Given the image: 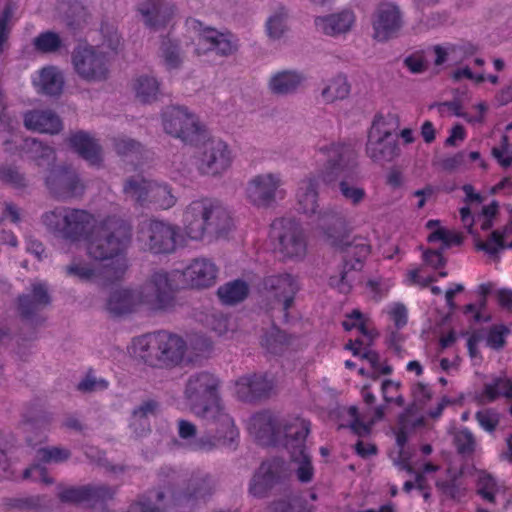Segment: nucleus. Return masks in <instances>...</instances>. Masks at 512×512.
Returning <instances> with one entry per match:
<instances>
[{"label":"nucleus","mask_w":512,"mask_h":512,"mask_svg":"<svg viewBox=\"0 0 512 512\" xmlns=\"http://www.w3.org/2000/svg\"><path fill=\"white\" fill-rule=\"evenodd\" d=\"M484 64V59L479 57L474 58L471 64H460L453 70L452 78L455 81L468 80L476 85L484 81L497 85L499 83V77L497 75H486L483 69Z\"/></svg>","instance_id":"29"},{"label":"nucleus","mask_w":512,"mask_h":512,"mask_svg":"<svg viewBox=\"0 0 512 512\" xmlns=\"http://www.w3.org/2000/svg\"><path fill=\"white\" fill-rule=\"evenodd\" d=\"M395 143L383 117H377L368 135L367 153L374 160L389 159L394 155Z\"/></svg>","instance_id":"20"},{"label":"nucleus","mask_w":512,"mask_h":512,"mask_svg":"<svg viewBox=\"0 0 512 512\" xmlns=\"http://www.w3.org/2000/svg\"><path fill=\"white\" fill-rule=\"evenodd\" d=\"M49 303V296L45 286L41 283L34 284L31 296H23L19 299V306L24 314H28Z\"/></svg>","instance_id":"38"},{"label":"nucleus","mask_w":512,"mask_h":512,"mask_svg":"<svg viewBox=\"0 0 512 512\" xmlns=\"http://www.w3.org/2000/svg\"><path fill=\"white\" fill-rule=\"evenodd\" d=\"M147 25L160 27L170 21L173 15L172 7L165 0H147L139 8Z\"/></svg>","instance_id":"31"},{"label":"nucleus","mask_w":512,"mask_h":512,"mask_svg":"<svg viewBox=\"0 0 512 512\" xmlns=\"http://www.w3.org/2000/svg\"><path fill=\"white\" fill-rule=\"evenodd\" d=\"M279 251L288 258L301 259L307 253V241L302 228L287 222L279 236Z\"/></svg>","instance_id":"24"},{"label":"nucleus","mask_w":512,"mask_h":512,"mask_svg":"<svg viewBox=\"0 0 512 512\" xmlns=\"http://www.w3.org/2000/svg\"><path fill=\"white\" fill-rule=\"evenodd\" d=\"M343 327L346 331L356 329L361 334L359 338L349 340L345 348L350 350L354 356H359L369 364V373L372 375L373 381H375L379 374L390 372L388 367H382L379 364L377 353L369 348L376 333L369 319L363 313L357 309L352 310L346 315L343 321Z\"/></svg>","instance_id":"9"},{"label":"nucleus","mask_w":512,"mask_h":512,"mask_svg":"<svg viewBox=\"0 0 512 512\" xmlns=\"http://www.w3.org/2000/svg\"><path fill=\"white\" fill-rule=\"evenodd\" d=\"M108 383L102 378L87 375L78 385L79 390L84 392L97 391L107 388Z\"/></svg>","instance_id":"61"},{"label":"nucleus","mask_w":512,"mask_h":512,"mask_svg":"<svg viewBox=\"0 0 512 512\" xmlns=\"http://www.w3.org/2000/svg\"><path fill=\"white\" fill-rule=\"evenodd\" d=\"M162 57L166 68L169 70L177 68L182 61L178 46L172 42L163 43Z\"/></svg>","instance_id":"53"},{"label":"nucleus","mask_w":512,"mask_h":512,"mask_svg":"<svg viewBox=\"0 0 512 512\" xmlns=\"http://www.w3.org/2000/svg\"><path fill=\"white\" fill-rule=\"evenodd\" d=\"M69 457V452L59 447H41L36 452L39 463L27 468L24 476L46 484L52 482L42 464L59 463Z\"/></svg>","instance_id":"25"},{"label":"nucleus","mask_w":512,"mask_h":512,"mask_svg":"<svg viewBox=\"0 0 512 512\" xmlns=\"http://www.w3.org/2000/svg\"><path fill=\"white\" fill-rule=\"evenodd\" d=\"M399 383L392 380H385L381 385L382 395L386 402L403 404V398L399 392Z\"/></svg>","instance_id":"56"},{"label":"nucleus","mask_w":512,"mask_h":512,"mask_svg":"<svg viewBox=\"0 0 512 512\" xmlns=\"http://www.w3.org/2000/svg\"><path fill=\"white\" fill-rule=\"evenodd\" d=\"M138 240L143 249L153 253H171L177 247L185 245V237L181 234L180 228L156 220L142 225Z\"/></svg>","instance_id":"12"},{"label":"nucleus","mask_w":512,"mask_h":512,"mask_svg":"<svg viewBox=\"0 0 512 512\" xmlns=\"http://www.w3.org/2000/svg\"><path fill=\"white\" fill-rule=\"evenodd\" d=\"M58 494L61 500L66 502H82L91 498H102L105 496L103 488L94 487L63 488Z\"/></svg>","instance_id":"40"},{"label":"nucleus","mask_w":512,"mask_h":512,"mask_svg":"<svg viewBox=\"0 0 512 512\" xmlns=\"http://www.w3.org/2000/svg\"><path fill=\"white\" fill-rule=\"evenodd\" d=\"M317 161L325 162L318 176L323 182L330 184L340 179L341 194L353 204H359L365 198L363 188L347 181L354 176L357 167L356 154L349 146L340 143L324 145L317 152Z\"/></svg>","instance_id":"5"},{"label":"nucleus","mask_w":512,"mask_h":512,"mask_svg":"<svg viewBox=\"0 0 512 512\" xmlns=\"http://www.w3.org/2000/svg\"><path fill=\"white\" fill-rule=\"evenodd\" d=\"M171 278L173 296L175 297L176 281L182 278L184 286L193 289H205L216 283L218 269L216 265L207 258H196L191 260L182 270L165 272Z\"/></svg>","instance_id":"15"},{"label":"nucleus","mask_w":512,"mask_h":512,"mask_svg":"<svg viewBox=\"0 0 512 512\" xmlns=\"http://www.w3.org/2000/svg\"><path fill=\"white\" fill-rule=\"evenodd\" d=\"M441 117H461L463 116V107L458 100L438 103L434 106Z\"/></svg>","instance_id":"59"},{"label":"nucleus","mask_w":512,"mask_h":512,"mask_svg":"<svg viewBox=\"0 0 512 512\" xmlns=\"http://www.w3.org/2000/svg\"><path fill=\"white\" fill-rule=\"evenodd\" d=\"M124 192L137 202L154 203L162 209H168L176 203L175 196L166 185L146 181L141 176L128 180L124 186Z\"/></svg>","instance_id":"16"},{"label":"nucleus","mask_w":512,"mask_h":512,"mask_svg":"<svg viewBox=\"0 0 512 512\" xmlns=\"http://www.w3.org/2000/svg\"><path fill=\"white\" fill-rule=\"evenodd\" d=\"M493 158L504 169L512 166V145L507 135H503L499 146L491 150Z\"/></svg>","instance_id":"46"},{"label":"nucleus","mask_w":512,"mask_h":512,"mask_svg":"<svg viewBox=\"0 0 512 512\" xmlns=\"http://www.w3.org/2000/svg\"><path fill=\"white\" fill-rule=\"evenodd\" d=\"M155 408L156 405L154 402H147L140 406L139 408H137L133 412V420L131 425L134 426L136 425V423H139L142 427H145L147 425L145 418L147 417L148 414H152Z\"/></svg>","instance_id":"62"},{"label":"nucleus","mask_w":512,"mask_h":512,"mask_svg":"<svg viewBox=\"0 0 512 512\" xmlns=\"http://www.w3.org/2000/svg\"><path fill=\"white\" fill-rule=\"evenodd\" d=\"M454 442L458 451L462 454L473 452L476 445L473 435L466 429L455 433Z\"/></svg>","instance_id":"54"},{"label":"nucleus","mask_w":512,"mask_h":512,"mask_svg":"<svg viewBox=\"0 0 512 512\" xmlns=\"http://www.w3.org/2000/svg\"><path fill=\"white\" fill-rule=\"evenodd\" d=\"M426 228L429 231L427 236L428 242L437 244L441 248L458 245L461 242V237L457 232L445 228L438 220H429L426 223Z\"/></svg>","instance_id":"33"},{"label":"nucleus","mask_w":512,"mask_h":512,"mask_svg":"<svg viewBox=\"0 0 512 512\" xmlns=\"http://www.w3.org/2000/svg\"><path fill=\"white\" fill-rule=\"evenodd\" d=\"M469 208H461L460 216L464 227L473 235L475 246L490 258L497 259L498 254L505 248H512V223L502 231H493L487 240H483L473 228V219Z\"/></svg>","instance_id":"17"},{"label":"nucleus","mask_w":512,"mask_h":512,"mask_svg":"<svg viewBox=\"0 0 512 512\" xmlns=\"http://www.w3.org/2000/svg\"><path fill=\"white\" fill-rule=\"evenodd\" d=\"M64 79L56 67H45L33 77V85L39 93L58 95L63 89Z\"/></svg>","instance_id":"30"},{"label":"nucleus","mask_w":512,"mask_h":512,"mask_svg":"<svg viewBox=\"0 0 512 512\" xmlns=\"http://www.w3.org/2000/svg\"><path fill=\"white\" fill-rule=\"evenodd\" d=\"M355 22L356 16L350 9H343L328 15L318 16L314 20L317 31L330 37L346 35L352 30Z\"/></svg>","instance_id":"22"},{"label":"nucleus","mask_w":512,"mask_h":512,"mask_svg":"<svg viewBox=\"0 0 512 512\" xmlns=\"http://www.w3.org/2000/svg\"><path fill=\"white\" fill-rule=\"evenodd\" d=\"M198 145H200L198 169L203 175L220 177L230 169L233 163V154L225 141L207 137L205 131V137Z\"/></svg>","instance_id":"13"},{"label":"nucleus","mask_w":512,"mask_h":512,"mask_svg":"<svg viewBox=\"0 0 512 512\" xmlns=\"http://www.w3.org/2000/svg\"><path fill=\"white\" fill-rule=\"evenodd\" d=\"M467 137V131L461 124H455L449 131L445 144L447 146H457L462 143Z\"/></svg>","instance_id":"63"},{"label":"nucleus","mask_w":512,"mask_h":512,"mask_svg":"<svg viewBox=\"0 0 512 512\" xmlns=\"http://www.w3.org/2000/svg\"><path fill=\"white\" fill-rule=\"evenodd\" d=\"M186 27L197 54L216 49L222 55H229L237 49V41L231 34L219 33L215 29L204 27L196 19L187 20Z\"/></svg>","instance_id":"14"},{"label":"nucleus","mask_w":512,"mask_h":512,"mask_svg":"<svg viewBox=\"0 0 512 512\" xmlns=\"http://www.w3.org/2000/svg\"><path fill=\"white\" fill-rule=\"evenodd\" d=\"M438 467L432 464H425L423 470L420 473H417L415 482L406 481L404 483V489L406 491H410L412 488L417 487L419 489H424L428 485L426 482V478L430 477L433 473L437 471Z\"/></svg>","instance_id":"57"},{"label":"nucleus","mask_w":512,"mask_h":512,"mask_svg":"<svg viewBox=\"0 0 512 512\" xmlns=\"http://www.w3.org/2000/svg\"><path fill=\"white\" fill-rule=\"evenodd\" d=\"M499 396L512 399V383L505 378H498L493 383H487L480 396L482 402H491Z\"/></svg>","instance_id":"43"},{"label":"nucleus","mask_w":512,"mask_h":512,"mask_svg":"<svg viewBox=\"0 0 512 512\" xmlns=\"http://www.w3.org/2000/svg\"><path fill=\"white\" fill-rule=\"evenodd\" d=\"M384 312L397 328H402L407 324L408 312L404 304L398 302L390 303L385 307Z\"/></svg>","instance_id":"50"},{"label":"nucleus","mask_w":512,"mask_h":512,"mask_svg":"<svg viewBox=\"0 0 512 512\" xmlns=\"http://www.w3.org/2000/svg\"><path fill=\"white\" fill-rule=\"evenodd\" d=\"M477 51L476 46L472 44H464L462 46H450V47H441L435 46L429 52L434 55V62L436 65H441L445 63L448 59H455L463 61H468L470 57H472Z\"/></svg>","instance_id":"34"},{"label":"nucleus","mask_w":512,"mask_h":512,"mask_svg":"<svg viewBox=\"0 0 512 512\" xmlns=\"http://www.w3.org/2000/svg\"><path fill=\"white\" fill-rule=\"evenodd\" d=\"M175 302L171 278L160 271L141 285L113 291L106 308L113 315L123 316L139 311H167Z\"/></svg>","instance_id":"4"},{"label":"nucleus","mask_w":512,"mask_h":512,"mask_svg":"<svg viewBox=\"0 0 512 512\" xmlns=\"http://www.w3.org/2000/svg\"><path fill=\"white\" fill-rule=\"evenodd\" d=\"M247 428L262 445H283L291 454V465L297 478L301 482L312 480L314 469L304 446L309 425L304 419L279 418L270 412H261L249 419Z\"/></svg>","instance_id":"2"},{"label":"nucleus","mask_w":512,"mask_h":512,"mask_svg":"<svg viewBox=\"0 0 512 512\" xmlns=\"http://www.w3.org/2000/svg\"><path fill=\"white\" fill-rule=\"evenodd\" d=\"M44 224L71 242L75 250L85 249L94 260H112L103 267L105 278L120 277L127 268V262L119 254L127 247L130 234L128 227L120 220L111 218L97 222L83 210L59 209L46 213Z\"/></svg>","instance_id":"1"},{"label":"nucleus","mask_w":512,"mask_h":512,"mask_svg":"<svg viewBox=\"0 0 512 512\" xmlns=\"http://www.w3.org/2000/svg\"><path fill=\"white\" fill-rule=\"evenodd\" d=\"M266 286L269 288L274 299L273 309H281L286 318V311L292 306L294 297L299 289L297 280L290 274L271 276L266 280Z\"/></svg>","instance_id":"21"},{"label":"nucleus","mask_w":512,"mask_h":512,"mask_svg":"<svg viewBox=\"0 0 512 512\" xmlns=\"http://www.w3.org/2000/svg\"><path fill=\"white\" fill-rule=\"evenodd\" d=\"M178 433L180 438L186 442V445L193 450L208 449L213 445L203 439H197L196 427L188 421L180 420L178 422Z\"/></svg>","instance_id":"44"},{"label":"nucleus","mask_w":512,"mask_h":512,"mask_svg":"<svg viewBox=\"0 0 512 512\" xmlns=\"http://www.w3.org/2000/svg\"><path fill=\"white\" fill-rule=\"evenodd\" d=\"M284 180L280 172L265 171L253 175L244 187L245 200L254 207L268 208L285 195Z\"/></svg>","instance_id":"11"},{"label":"nucleus","mask_w":512,"mask_h":512,"mask_svg":"<svg viewBox=\"0 0 512 512\" xmlns=\"http://www.w3.org/2000/svg\"><path fill=\"white\" fill-rule=\"evenodd\" d=\"M72 62L77 74L86 80H100L107 74L106 61L92 47H79L75 50Z\"/></svg>","instance_id":"19"},{"label":"nucleus","mask_w":512,"mask_h":512,"mask_svg":"<svg viewBox=\"0 0 512 512\" xmlns=\"http://www.w3.org/2000/svg\"><path fill=\"white\" fill-rule=\"evenodd\" d=\"M470 209V215L473 219V228L477 231L478 235L481 237L478 226L481 230L486 231L489 230L492 226V221L494 216L497 213L498 205L496 203H491L488 206H485L482 208L481 213H478V209H475L472 211L471 207H468Z\"/></svg>","instance_id":"45"},{"label":"nucleus","mask_w":512,"mask_h":512,"mask_svg":"<svg viewBox=\"0 0 512 512\" xmlns=\"http://www.w3.org/2000/svg\"><path fill=\"white\" fill-rule=\"evenodd\" d=\"M350 93V84L347 77L339 74L329 79L322 90L321 96L326 103L343 100Z\"/></svg>","instance_id":"37"},{"label":"nucleus","mask_w":512,"mask_h":512,"mask_svg":"<svg viewBox=\"0 0 512 512\" xmlns=\"http://www.w3.org/2000/svg\"><path fill=\"white\" fill-rule=\"evenodd\" d=\"M181 234L185 245L189 240H201L206 232L224 234L233 226L229 211L211 199L192 201L184 210Z\"/></svg>","instance_id":"7"},{"label":"nucleus","mask_w":512,"mask_h":512,"mask_svg":"<svg viewBox=\"0 0 512 512\" xmlns=\"http://www.w3.org/2000/svg\"><path fill=\"white\" fill-rule=\"evenodd\" d=\"M409 417L412 415L402 417L400 420V428L396 433V443L398 447V458H394V461L397 465H399L402 469H406L408 472H411L414 467L410 463V456L407 451H405V444L407 441L406 430L409 426Z\"/></svg>","instance_id":"39"},{"label":"nucleus","mask_w":512,"mask_h":512,"mask_svg":"<svg viewBox=\"0 0 512 512\" xmlns=\"http://www.w3.org/2000/svg\"><path fill=\"white\" fill-rule=\"evenodd\" d=\"M489 111V105L484 100L475 102L469 111H463L462 118L469 124H483Z\"/></svg>","instance_id":"48"},{"label":"nucleus","mask_w":512,"mask_h":512,"mask_svg":"<svg viewBox=\"0 0 512 512\" xmlns=\"http://www.w3.org/2000/svg\"><path fill=\"white\" fill-rule=\"evenodd\" d=\"M508 328L503 324L493 325L486 336V344L490 348L499 349L505 344V337L508 334Z\"/></svg>","instance_id":"51"},{"label":"nucleus","mask_w":512,"mask_h":512,"mask_svg":"<svg viewBox=\"0 0 512 512\" xmlns=\"http://www.w3.org/2000/svg\"><path fill=\"white\" fill-rule=\"evenodd\" d=\"M70 146L91 164L100 160V148L97 142L84 132H77L69 139Z\"/></svg>","instance_id":"32"},{"label":"nucleus","mask_w":512,"mask_h":512,"mask_svg":"<svg viewBox=\"0 0 512 512\" xmlns=\"http://www.w3.org/2000/svg\"><path fill=\"white\" fill-rule=\"evenodd\" d=\"M248 294V287L242 281H233L218 289V296L225 304H235L242 301Z\"/></svg>","instance_id":"42"},{"label":"nucleus","mask_w":512,"mask_h":512,"mask_svg":"<svg viewBox=\"0 0 512 512\" xmlns=\"http://www.w3.org/2000/svg\"><path fill=\"white\" fill-rule=\"evenodd\" d=\"M437 281L436 278L432 276H426L423 274L422 269L414 268L409 270L406 273L404 282L407 285H416L421 288L427 287L431 282Z\"/></svg>","instance_id":"58"},{"label":"nucleus","mask_w":512,"mask_h":512,"mask_svg":"<svg viewBox=\"0 0 512 512\" xmlns=\"http://www.w3.org/2000/svg\"><path fill=\"white\" fill-rule=\"evenodd\" d=\"M165 133L181 141L197 145L205 137V127L198 116L185 106H168L161 114Z\"/></svg>","instance_id":"10"},{"label":"nucleus","mask_w":512,"mask_h":512,"mask_svg":"<svg viewBox=\"0 0 512 512\" xmlns=\"http://www.w3.org/2000/svg\"><path fill=\"white\" fill-rule=\"evenodd\" d=\"M273 389V382L265 376L248 375L239 378L233 386L234 395L241 400H252L268 394Z\"/></svg>","instance_id":"26"},{"label":"nucleus","mask_w":512,"mask_h":512,"mask_svg":"<svg viewBox=\"0 0 512 512\" xmlns=\"http://www.w3.org/2000/svg\"><path fill=\"white\" fill-rule=\"evenodd\" d=\"M184 340L174 334L158 332L135 338L130 353L150 365L177 364L184 356Z\"/></svg>","instance_id":"8"},{"label":"nucleus","mask_w":512,"mask_h":512,"mask_svg":"<svg viewBox=\"0 0 512 512\" xmlns=\"http://www.w3.org/2000/svg\"><path fill=\"white\" fill-rule=\"evenodd\" d=\"M279 467L280 464L275 461L263 463L251 480V494H253L254 496L263 495V493L272 484L276 475H278Z\"/></svg>","instance_id":"35"},{"label":"nucleus","mask_w":512,"mask_h":512,"mask_svg":"<svg viewBox=\"0 0 512 512\" xmlns=\"http://www.w3.org/2000/svg\"><path fill=\"white\" fill-rule=\"evenodd\" d=\"M427 59L422 52H417L405 59V65L412 73H422L427 69Z\"/></svg>","instance_id":"60"},{"label":"nucleus","mask_w":512,"mask_h":512,"mask_svg":"<svg viewBox=\"0 0 512 512\" xmlns=\"http://www.w3.org/2000/svg\"><path fill=\"white\" fill-rule=\"evenodd\" d=\"M413 409L420 413L412 426L420 425L427 416L437 417L441 414L444 404L439 398H433L432 390L423 383H417L412 388Z\"/></svg>","instance_id":"23"},{"label":"nucleus","mask_w":512,"mask_h":512,"mask_svg":"<svg viewBox=\"0 0 512 512\" xmlns=\"http://www.w3.org/2000/svg\"><path fill=\"white\" fill-rule=\"evenodd\" d=\"M402 26V14L396 5L392 3L379 5L372 19L374 39L384 42L396 37Z\"/></svg>","instance_id":"18"},{"label":"nucleus","mask_w":512,"mask_h":512,"mask_svg":"<svg viewBox=\"0 0 512 512\" xmlns=\"http://www.w3.org/2000/svg\"><path fill=\"white\" fill-rule=\"evenodd\" d=\"M367 286L372 297L379 300L389 291L392 283L389 281H369Z\"/></svg>","instance_id":"64"},{"label":"nucleus","mask_w":512,"mask_h":512,"mask_svg":"<svg viewBox=\"0 0 512 512\" xmlns=\"http://www.w3.org/2000/svg\"><path fill=\"white\" fill-rule=\"evenodd\" d=\"M218 381L214 375L200 372L188 379L184 397L185 408L214 426L217 441L230 447L238 438V431L232 418L224 412L216 395Z\"/></svg>","instance_id":"3"},{"label":"nucleus","mask_w":512,"mask_h":512,"mask_svg":"<svg viewBox=\"0 0 512 512\" xmlns=\"http://www.w3.org/2000/svg\"><path fill=\"white\" fill-rule=\"evenodd\" d=\"M343 413L347 417V426H350L351 429L357 434H364L369 431V424L365 423L358 413V410L355 406H351L347 409L343 410ZM345 424H342L344 426Z\"/></svg>","instance_id":"52"},{"label":"nucleus","mask_w":512,"mask_h":512,"mask_svg":"<svg viewBox=\"0 0 512 512\" xmlns=\"http://www.w3.org/2000/svg\"><path fill=\"white\" fill-rule=\"evenodd\" d=\"M27 129L40 133H58L62 129L60 118L51 110H33L25 114Z\"/></svg>","instance_id":"28"},{"label":"nucleus","mask_w":512,"mask_h":512,"mask_svg":"<svg viewBox=\"0 0 512 512\" xmlns=\"http://www.w3.org/2000/svg\"><path fill=\"white\" fill-rule=\"evenodd\" d=\"M131 85L136 98L143 103L156 100L160 93L158 80L149 74L137 76Z\"/></svg>","instance_id":"36"},{"label":"nucleus","mask_w":512,"mask_h":512,"mask_svg":"<svg viewBox=\"0 0 512 512\" xmlns=\"http://www.w3.org/2000/svg\"><path fill=\"white\" fill-rule=\"evenodd\" d=\"M62 40L57 33L47 31L34 40L36 49L42 52H54L61 46Z\"/></svg>","instance_id":"49"},{"label":"nucleus","mask_w":512,"mask_h":512,"mask_svg":"<svg viewBox=\"0 0 512 512\" xmlns=\"http://www.w3.org/2000/svg\"><path fill=\"white\" fill-rule=\"evenodd\" d=\"M266 34L272 40L281 39L288 31V14L284 9L274 12L266 21Z\"/></svg>","instance_id":"41"},{"label":"nucleus","mask_w":512,"mask_h":512,"mask_svg":"<svg viewBox=\"0 0 512 512\" xmlns=\"http://www.w3.org/2000/svg\"><path fill=\"white\" fill-rule=\"evenodd\" d=\"M477 485L479 494L488 501H494L496 495L500 493V487L495 480L485 472L479 473Z\"/></svg>","instance_id":"47"},{"label":"nucleus","mask_w":512,"mask_h":512,"mask_svg":"<svg viewBox=\"0 0 512 512\" xmlns=\"http://www.w3.org/2000/svg\"><path fill=\"white\" fill-rule=\"evenodd\" d=\"M295 197L299 212L311 217V224L327 234L328 241L332 246L344 249L347 257H355L356 264L351 265L353 269L360 267L361 261L370 254V246L363 238L354 239L353 243H346L343 240L335 239L326 232L330 215L318 210V178L309 176L301 180Z\"/></svg>","instance_id":"6"},{"label":"nucleus","mask_w":512,"mask_h":512,"mask_svg":"<svg viewBox=\"0 0 512 512\" xmlns=\"http://www.w3.org/2000/svg\"><path fill=\"white\" fill-rule=\"evenodd\" d=\"M476 419L482 429L493 432L499 424V414L493 410L485 409L477 412Z\"/></svg>","instance_id":"55"},{"label":"nucleus","mask_w":512,"mask_h":512,"mask_svg":"<svg viewBox=\"0 0 512 512\" xmlns=\"http://www.w3.org/2000/svg\"><path fill=\"white\" fill-rule=\"evenodd\" d=\"M305 75L297 70H279L268 79V89L275 95H289L296 92L304 83Z\"/></svg>","instance_id":"27"}]
</instances>
